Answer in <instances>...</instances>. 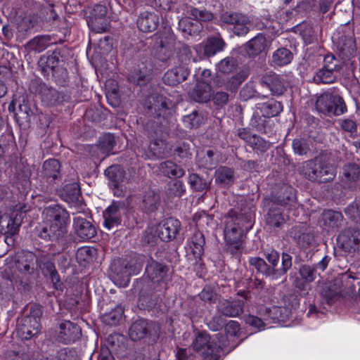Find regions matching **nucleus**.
<instances>
[{
	"mask_svg": "<svg viewBox=\"0 0 360 360\" xmlns=\"http://www.w3.org/2000/svg\"><path fill=\"white\" fill-rule=\"evenodd\" d=\"M265 258L269 262V264L264 259L258 257H251L249 263L255 268L258 273L269 277L272 280H278L282 278L292 267V257L288 253L282 254L281 267H278L279 254L276 250H271L266 252Z\"/></svg>",
	"mask_w": 360,
	"mask_h": 360,
	"instance_id": "1",
	"label": "nucleus"
},
{
	"mask_svg": "<svg viewBox=\"0 0 360 360\" xmlns=\"http://www.w3.org/2000/svg\"><path fill=\"white\" fill-rule=\"evenodd\" d=\"M169 266L150 258L146 266L145 274L148 279H143L137 283L140 289V299L146 300L157 290L160 282L163 281L169 272Z\"/></svg>",
	"mask_w": 360,
	"mask_h": 360,
	"instance_id": "2",
	"label": "nucleus"
},
{
	"mask_svg": "<svg viewBox=\"0 0 360 360\" xmlns=\"http://www.w3.org/2000/svg\"><path fill=\"white\" fill-rule=\"evenodd\" d=\"M37 263V255L32 252L23 251L16 256L15 265L18 274L14 278L15 283L24 290H28L34 280Z\"/></svg>",
	"mask_w": 360,
	"mask_h": 360,
	"instance_id": "3",
	"label": "nucleus"
},
{
	"mask_svg": "<svg viewBox=\"0 0 360 360\" xmlns=\"http://www.w3.org/2000/svg\"><path fill=\"white\" fill-rule=\"evenodd\" d=\"M302 173L308 180L319 184L333 181L336 175L335 168L322 156L304 162Z\"/></svg>",
	"mask_w": 360,
	"mask_h": 360,
	"instance_id": "4",
	"label": "nucleus"
},
{
	"mask_svg": "<svg viewBox=\"0 0 360 360\" xmlns=\"http://www.w3.org/2000/svg\"><path fill=\"white\" fill-rule=\"evenodd\" d=\"M351 278L355 279L356 278L351 275H342L340 278L325 282L321 286V296L328 304H331L341 297L352 295L355 292L354 285H350L349 287H344L345 283L346 285L350 283Z\"/></svg>",
	"mask_w": 360,
	"mask_h": 360,
	"instance_id": "5",
	"label": "nucleus"
},
{
	"mask_svg": "<svg viewBox=\"0 0 360 360\" xmlns=\"http://www.w3.org/2000/svg\"><path fill=\"white\" fill-rule=\"evenodd\" d=\"M143 256H134L129 260L118 259L114 264V280L120 286H126L132 274H137L142 267Z\"/></svg>",
	"mask_w": 360,
	"mask_h": 360,
	"instance_id": "6",
	"label": "nucleus"
},
{
	"mask_svg": "<svg viewBox=\"0 0 360 360\" xmlns=\"http://www.w3.org/2000/svg\"><path fill=\"white\" fill-rule=\"evenodd\" d=\"M42 311L39 306L30 307L29 314L23 316L18 322L17 333L24 340H30L39 333L41 329L40 319Z\"/></svg>",
	"mask_w": 360,
	"mask_h": 360,
	"instance_id": "7",
	"label": "nucleus"
},
{
	"mask_svg": "<svg viewBox=\"0 0 360 360\" xmlns=\"http://www.w3.org/2000/svg\"><path fill=\"white\" fill-rule=\"evenodd\" d=\"M316 110L326 115L339 116L347 111L343 98L339 95L325 92L321 94L316 101Z\"/></svg>",
	"mask_w": 360,
	"mask_h": 360,
	"instance_id": "8",
	"label": "nucleus"
},
{
	"mask_svg": "<svg viewBox=\"0 0 360 360\" xmlns=\"http://www.w3.org/2000/svg\"><path fill=\"white\" fill-rule=\"evenodd\" d=\"M39 236L48 241L55 242L62 250L68 248L72 237L68 233V225L44 224L39 231Z\"/></svg>",
	"mask_w": 360,
	"mask_h": 360,
	"instance_id": "9",
	"label": "nucleus"
},
{
	"mask_svg": "<svg viewBox=\"0 0 360 360\" xmlns=\"http://www.w3.org/2000/svg\"><path fill=\"white\" fill-rule=\"evenodd\" d=\"M342 63L333 55L328 54L323 59V65L314 76L316 84H332L338 77V74L342 68Z\"/></svg>",
	"mask_w": 360,
	"mask_h": 360,
	"instance_id": "10",
	"label": "nucleus"
},
{
	"mask_svg": "<svg viewBox=\"0 0 360 360\" xmlns=\"http://www.w3.org/2000/svg\"><path fill=\"white\" fill-rule=\"evenodd\" d=\"M240 223H234L233 218L229 219L224 229V238L228 250L232 254H238L243 250L242 236Z\"/></svg>",
	"mask_w": 360,
	"mask_h": 360,
	"instance_id": "11",
	"label": "nucleus"
},
{
	"mask_svg": "<svg viewBox=\"0 0 360 360\" xmlns=\"http://www.w3.org/2000/svg\"><path fill=\"white\" fill-rule=\"evenodd\" d=\"M107 13V8L101 4H96L89 8L87 23L92 31L103 32L108 30L110 20Z\"/></svg>",
	"mask_w": 360,
	"mask_h": 360,
	"instance_id": "12",
	"label": "nucleus"
},
{
	"mask_svg": "<svg viewBox=\"0 0 360 360\" xmlns=\"http://www.w3.org/2000/svg\"><path fill=\"white\" fill-rule=\"evenodd\" d=\"M284 198L281 196L275 199H266L265 206L268 207V212L266 217V223L269 228L274 231H278L285 224V219L279 207H276V203H285Z\"/></svg>",
	"mask_w": 360,
	"mask_h": 360,
	"instance_id": "13",
	"label": "nucleus"
},
{
	"mask_svg": "<svg viewBox=\"0 0 360 360\" xmlns=\"http://www.w3.org/2000/svg\"><path fill=\"white\" fill-rule=\"evenodd\" d=\"M148 108L155 117L167 120L173 114L172 103L167 98L153 94L148 98Z\"/></svg>",
	"mask_w": 360,
	"mask_h": 360,
	"instance_id": "14",
	"label": "nucleus"
},
{
	"mask_svg": "<svg viewBox=\"0 0 360 360\" xmlns=\"http://www.w3.org/2000/svg\"><path fill=\"white\" fill-rule=\"evenodd\" d=\"M220 19L226 24L232 25V30L238 36L245 35L250 30V20L241 13L226 11L221 15Z\"/></svg>",
	"mask_w": 360,
	"mask_h": 360,
	"instance_id": "15",
	"label": "nucleus"
},
{
	"mask_svg": "<svg viewBox=\"0 0 360 360\" xmlns=\"http://www.w3.org/2000/svg\"><path fill=\"white\" fill-rule=\"evenodd\" d=\"M340 247L346 252L355 253L360 250V230L348 229L338 237Z\"/></svg>",
	"mask_w": 360,
	"mask_h": 360,
	"instance_id": "16",
	"label": "nucleus"
},
{
	"mask_svg": "<svg viewBox=\"0 0 360 360\" xmlns=\"http://www.w3.org/2000/svg\"><path fill=\"white\" fill-rule=\"evenodd\" d=\"M244 300L220 299L217 305V311L226 317H238L244 312Z\"/></svg>",
	"mask_w": 360,
	"mask_h": 360,
	"instance_id": "17",
	"label": "nucleus"
},
{
	"mask_svg": "<svg viewBox=\"0 0 360 360\" xmlns=\"http://www.w3.org/2000/svg\"><path fill=\"white\" fill-rule=\"evenodd\" d=\"M180 227V221L176 219L170 217L159 224L155 228V231L161 240L167 242L176 238Z\"/></svg>",
	"mask_w": 360,
	"mask_h": 360,
	"instance_id": "18",
	"label": "nucleus"
},
{
	"mask_svg": "<svg viewBox=\"0 0 360 360\" xmlns=\"http://www.w3.org/2000/svg\"><path fill=\"white\" fill-rule=\"evenodd\" d=\"M39 267L46 277H49L56 289H58L61 283L59 275L56 269L54 263L49 258L48 255L39 254L37 255V267Z\"/></svg>",
	"mask_w": 360,
	"mask_h": 360,
	"instance_id": "19",
	"label": "nucleus"
},
{
	"mask_svg": "<svg viewBox=\"0 0 360 360\" xmlns=\"http://www.w3.org/2000/svg\"><path fill=\"white\" fill-rule=\"evenodd\" d=\"M82 335L81 328L77 324L65 321L59 326L58 339L65 344H70L79 340Z\"/></svg>",
	"mask_w": 360,
	"mask_h": 360,
	"instance_id": "20",
	"label": "nucleus"
},
{
	"mask_svg": "<svg viewBox=\"0 0 360 360\" xmlns=\"http://www.w3.org/2000/svg\"><path fill=\"white\" fill-rule=\"evenodd\" d=\"M73 229L75 233L82 240L91 239L96 234L95 226L81 214L74 217Z\"/></svg>",
	"mask_w": 360,
	"mask_h": 360,
	"instance_id": "21",
	"label": "nucleus"
},
{
	"mask_svg": "<svg viewBox=\"0 0 360 360\" xmlns=\"http://www.w3.org/2000/svg\"><path fill=\"white\" fill-rule=\"evenodd\" d=\"M44 224L68 225L69 214L68 212L60 206L55 205L46 207L42 212Z\"/></svg>",
	"mask_w": 360,
	"mask_h": 360,
	"instance_id": "22",
	"label": "nucleus"
},
{
	"mask_svg": "<svg viewBox=\"0 0 360 360\" xmlns=\"http://www.w3.org/2000/svg\"><path fill=\"white\" fill-rule=\"evenodd\" d=\"M124 208V202H113L103 212L104 226L110 229L120 224L122 210Z\"/></svg>",
	"mask_w": 360,
	"mask_h": 360,
	"instance_id": "23",
	"label": "nucleus"
},
{
	"mask_svg": "<svg viewBox=\"0 0 360 360\" xmlns=\"http://www.w3.org/2000/svg\"><path fill=\"white\" fill-rule=\"evenodd\" d=\"M261 84L262 86L269 88L274 96H280L286 89L283 79L273 72L265 74L262 77Z\"/></svg>",
	"mask_w": 360,
	"mask_h": 360,
	"instance_id": "24",
	"label": "nucleus"
},
{
	"mask_svg": "<svg viewBox=\"0 0 360 360\" xmlns=\"http://www.w3.org/2000/svg\"><path fill=\"white\" fill-rule=\"evenodd\" d=\"M61 165L56 159L46 160L42 166L41 177L48 183L53 184L56 180L61 178Z\"/></svg>",
	"mask_w": 360,
	"mask_h": 360,
	"instance_id": "25",
	"label": "nucleus"
},
{
	"mask_svg": "<svg viewBox=\"0 0 360 360\" xmlns=\"http://www.w3.org/2000/svg\"><path fill=\"white\" fill-rule=\"evenodd\" d=\"M193 347L197 352H218L220 345H217L210 341V335L205 332L198 333L195 336L194 341L193 342Z\"/></svg>",
	"mask_w": 360,
	"mask_h": 360,
	"instance_id": "26",
	"label": "nucleus"
},
{
	"mask_svg": "<svg viewBox=\"0 0 360 360\" xmlns=\"http://www.w3.org/2000/svg\"><path fill=\"white\" fill-rule=\"evenodd\" d=\"M34 86H35L36 92L46 105H55L60 102V94L56 89L42 82L33 83Z\"/></svg>",
	"mask_w": 360,
	"mask_h": 360,
	"instance_id": "27",
	"label": "nucleus"
},
{
	"mask_svg": "<svg viewBox=\"0 0 360 360\" xmlns=\"http://www.w3.org/2000/svg\"><path fill=\"white\" fill-rule=\"evenodd\" d=\"M189 70L184 65L176 66L168 70L163 77L164 82L169 86H175L186 79Z\"/></svg>",
	"mask_w": 360,
	"mask_h": 360,
	"instance_id": "28",
	"label": "nucleus"
},
{
	"mask_svg": "<svg viewBox=\"0 0 360 360\" xmlns=\"http://www.w3.org/2000/svg\"><path fill=\"white\" fill-rule=\"evenodd\" d=\"M159 25V17L153 12L145 11L140 14L137 26L143 32H152Z\"/></svg>",
	"mask_w": 360,
	"mask_h": 360,
	"instance_id": "29",
	"label": "nucleus"
},
{
	"mask_svg": "<svg viewBox=\"0 0 360 360\" xmlns=\"http://www.w3.org/2000/svg\"><path fill=\"white\" fill-rule=\"evenodd\" d=\"M150 323L145 319H139L129 328V335L133 341H138L148 337L150 333Z\"/></svg>",
	"mask_w": 360,
	"mask_h": 360,
	"instance_id": "30",
	"label": "nucleus"
},
{
	"mask_svg": "<svg viewBox=\"0 0 360 360\" xmlns=\"http://www.w3.org/2000/svg\"><path fill=\"white\" fill-rule=\"evenodd\" d=\"M59 61L60 52L54 51L51 54L41 56L38 61V65L41 72L44 75H48L58 65Z\"/></svg>",
	"mask_w": 360,
	"mask_h": 360,
	"instance_id": "31",
	"label": "nucleus"
},
{
	"mask_svg": "<svg viewBox=\"0 0 360 360\" xmlns=\"http://www.w3.org/2000/svg\"><path fill=\"white\" fill-rule=\"evenodd\" d=\"M212 96V88L207 81L199 82L191 93V97L198 103H206Z\"/></svg>",
	"mask_w": 360,
	"mask_h": 360,
	"instance_id": "32",
	"label": "nucleus"
},
{
	"mask_svg": "<svg viewBox=\"0 0 360 360\" xmlns=\"http://www.w3.org/2000/svg\"><path fill=\"white\" fill-rule=\"evenodd\" d=\"M53 42L50 35H39L26 44V49L30 51L41 53L46 50Z\"/></svg>",
	"mask_w": 360,
	"mask_h": 360,
	"instance_id": "33",
	"label": "nucleus"
},
{
	"mask_svg": "<svg viewBox=\"0 0 360 360\" xmlns=\"http://www.w3.org/2000/svg\"><path fill=\"white\" fill-rule=\"evenodd\" d=\"M321 220L323 226L329 229H338L342 226L343 216L341 212L328 210L323 212Z\"/></svg>",
	"mask_w": 360,
	"mask_h": 360,
	"instance_id": "34",
	"label": "nucleus"
},
{
	"mask_svg": "<svg viewBox=\"0 0 360 360\" xmlns=\"http://www.w3.org/2000/svg\"><path fill=\"white\" fill-rule=\"evenodd\" d=\"M299 274L303 282L297 281L296 287L299 289L305 290V283H312L316 278V270L314 266L303 264L300 267Z\"/></svg>",
	"mask_w": 360,
	"mask_h": 360,
	"instance_id": "35",
	"label": "nucleus"
},
{
	"mask_svg": "<svg viewBox=\"0 0 360 360\" xmlns=\"http://www.w3.org/2000/svg\"><path fill=\"white\" fill-rule=\"evenodd\" d=\"M215 182L220 186H226L233 184L234 172L228 167H219L214 173Z\"/></svg>",
	"mask_w": 360,
	"mask_h": 360,
	"instance_id": "36",
	"label": "nucleus"
},
{
	"mask_svg": "<svg viewBox=\"0 0 360 360\" xmlns=\"http://www.w3.org/2000/svg\"><path fill=\"white\" fill-rule=\"evenodd\" d=\"M21 219L15 217L14 219L7 215H1L0 217V232L4 234L14 235L20 225Z\"/></svg>",
	"mask_w": 360,
	"mask_h": 360,
	"instance_id": "37",
	"label": "nucleus"
},
{
	"mask_svg": "<svg viewBox=\"0 0 360 360\" xmlns=\"http://www.w3.org/2000/svg\"><path fill=\"white\" fill-rule=\"evenodd\" d=\"M226 43L220 37H213L207 39L204 46V53L207 57L213 56L217 53L222 51Z\"/></svg>",
	"mask_w": 360,
	"mask_h": 360,
	"instance_id": "38",
	"label": "nucleus"
},
{
	"mask_svg": "<svg viewBox=\"0 0 360 360\" xmlns=\"http://www.w3.org/2000/svg\"><path fill=\"white\" fill-rule=\"evenodd\" d=\"M80 188L77 182L65 184L60 190V196L66 202H70L78 200L80 195Z\"/></svg>",
	"mask_w": 360,
	"mask_h": 360,
	"instance_id": "39",
	"label": "nucleus"
},
{
	"mask_svg": "<svg viewBox=\"0 0 360 360\" xmlns=\"http://www.w3.org/2000/svg\"><path fill=\"white\" fill-rule=\"evenodd\" d=\"M160 172L169 178H181L185 174L184 169L172 161H165L160 164Z\"/></svg>",
	"mask_w": 360,
	"mask_h": 360,
	"instance_id": "40",
	"label": "nucleus"
},
{
	"mask_svg": "<svg viewBox=\"0 0 360 360\" xmlns=\"http://www.w3.org/2000/svg\"><path fill=\"white\" fill-rule=\"evenodd\" d=\"M266 47V40L265 37L259 34L246 44L248 53L251 56H257L264 51Z\"/></svg>",
	"mask_w": 360,
	"mask_h": 360,
	"instance_id": "41",
	"label": "nucleus"
},
{
	"mask_svg": "<svg viewBox=\"0 0 360 360\" xmlns=\"http://www.w3.org/2000/svg\"><path fill=\"white\" fill-rule=\"evenodd\" d=\"M205 243L204 235L200 231H196L190 240V248L195 258H200L203 254Z\"/></svg>",
	"mask_w": 360,
	"mask_h": 360,
	"instance_id": "42",
	"label": "nucleus"
},
{
	"mask_svg": "<svg viewBox=\"0 0 360 360\" xmlns=\"http://www.w3.org/2000/svg\"><path fill=\"white\" fill-rule=\"evenodd\" d=\"M259 108L264 117H273L281 112L283 105L281 102L271 99L262 103Z\"/></svg>",
	"mask_w": 360,
	"mask_h": 360,
	"instance_id": "43",
	"label": "nucleus"
},
{
	"mask_svg": "<svg viewBox=\"0 0 360 360\" xmlns=\"http://www.w3.org/2000/svg\"><path fill=\"white\" fill-rule=\"evenodd\" d=\"M292 58V53L289 49L281 48L274 52L272 62L278 66H283L289 64Z\"/></svg>",
	"mask_w": 360,
	"mask_h": 360,
	"instance_id": "44",
	"label": "nucleus"
},
{
	"mask_svg": "<svg viewBox=\"0 0 360 360\" xmlns=\"http://www.w3.org/2000/svg\"><path fill=\"white\" fill-rule=\"evenodd\" d=\"M160 196L154 191L149 190L146 192L143 198V208L146 212H153L158 208Z\"/></svg>",
	"mask_w": 360,
	"mask_h": 360,
	"instance_id": "45",
	"label": "nucleus"
},
{
	"mask_svg": "<svg viewBox=\"0 0 360 360\" xmlns=\"http://www.w3.org/2000/svg\"><path fill=\"white\" fill-rule=\"evenodd\" d=\"M279 196H281V199L284 198V200H286V202L283 204L276 203V207H278L279 205L283 206L287 205H292V203H294L296 200L294 189L292 187L286 185L283 186L281 188L280 191L278 193L274 195L271 199H275L276 198Z\"/></svg>",
	"mask_w": 360,
	"mask_h": 360,
	"instance_id": "46",
	"label": "nucleus"
},
{
	"mask_svg": "<svg viewBox=\"0 0 360 360\" xmlns=\"http://www.w3.org/2000/svg\"><path fill=\"white\" fill-rule=\"evenodd\" d=\"M125 337L118 333L110 334L106 339L105 347H109L114 352L125 347Z\"/></svg>",
	"mask_w": 360,
	"mask_h": 360,
	"instance_id": "47",
	"label": "nucleus"
},
{
	"mask_svg": "<svg viewBox=\"0 0 360 360\" xmlns=\"http://www.w3.org/2000/svg\"><path fill=\"white\" fill-rule=\"evenodd\" d=\"M105 176L114 183V186L117 187L118 184L124 179V172L118 165L108 167L105 171Z\"/></svg>",
	"mask_w": 360,
	"mask_h": 360,
	"instance_id": "48",
	"label": "nucleus"
},
{
	"mask_svg": "<svg viewBox=\"0 0 360 360\" xmlns=\"http://www.w3.org/2000/svg\"><path fill=\"white\" fill-rule=\"evenodd\" d=\"M188 184L194 191H203L210 188V181H207L199 174L193 173L188 176Z\"/></svg>",
	"mask_w": 360,
	"mask_h": 360,
	"instance_id": "49",
	"label": "nucleus"
},
{
	"mask_svg": "<svg viewBox=\"0 0 360 360\" xmlns=\"http://www.w3.org/2000/svg\"><path fill=\"white\" fill-rule=\"evenodd\" d=\"M237 60L233 57L228 56L220 60L217 64V70L223 74H229L236 70Z\"/></svg>",
	"mask_w": 360,
	"mask_h": 360,
	"instance_id": "50",
	"label": "nucleus"
},
{
	"mask_svg": "<svg viewBox=\"0 0 360 360\" xmlns=\"http://www.w3.org/2000/svg\"><path fill=\"white\" fill-rule=\"evenodd\" d=\"M178 52L176 57L179 62V65H184L187 67V65L190 63L192 53L191 51L188 46L185 44H179Z\"/></svg>",
	"mask_w": 360,
	"mask_h": 360,
	"instance_id": "51",
	"label": "nucleus"
},
{
	"mask_svg": "<svg viewBox=\"0 0 360 360\" xmlns=\"http://www.w3.org/2000/svg\"><path fill=\"white\" fill-rule=\"evenodd\" d=\"M343 175L349 181H356L360 176V168L354 163H349L343 167Z\"/></svg>",
	"mask_w": 360,
	"mask_h": 360,
	"instance_id": "52",
	"label": "nucleus"
},
{
	"mask_svg": "<svg viewBox=\"0 0 360 360\" xmlns=\"http://www.w3.org/2000/svg\"><path fill=\"white\" fill-rule=\"evenodd\" d=\"M115 144V140L113 135L106 134L100 138L98 147L103 153L108 155L112 150Z\"/></svg>",
	"mask_w": 360,
	"mask_h": 360,
	"instance_id": "53",
	"label": "nucleus"
},
{
	"mask_svg": "<svg viewBox=\"0 0 360 360\" xmlns=\"http://www.w3.org/2000/svg\"><path fill=\"white\" fill-rule=\"evenodd\" d=\"M185 191L186 188L181 181H174L168 184L167 195L170 198H180Z\"/></svg>",
	"mask_w": 360,
	"mask_h": 360,
	"instance_id": "54",
	"label": "nucleus"
},
{
	"mask_svg": "<svg viewBox=\"0 0 360 360\" xmlns=\"http://www.w3.org/2000/svg\"><path fill=\"white\" fill-rule=\"evenodd\" d=\"M150 151L156 156L161 158L167 155V144L160 139L152 141L149 144Z\"/></svg>",
	"mask_w": 360,
	"mask_h": 360,
	"instance_id": "55",
	"label": "nucleus"
},
{
	"mask_svg": "<svg viewBox=\"0 0 360 360\" xmlns=\"http://www.w3.org/2000/svg\"><path fill=\"white\" fill-rule=\"evenodd\" d=\"M193 18L198 21H210L213 19V14L206 10H200L197 8L191 7L188 11Z\"/></svg>",
	"mask_w": 360,
	"mask_h": 360,
	"instance_id": "56",
	"label": "nucleus"
},
{
	"mask_svg": "<svg viewBox=\"0 0 360 360\" xmlns=\"http://www.w3.org/2000/svg\"><path fill=\"white\" fill-rule=\"evenodd\" d=\"M122 310L121 308H116L103 316V321L108 325L115 326L122 319Z\"/></svg>",
	"mask_w": 360,
	"mask_h": 360,
	"instance_id": "57",
	"label": "nucleus"
},
{
	"mask_svg": "<svg viewBox=\"0 0 360 360\" xmlns=\"http://www.w3.org/2000/svg\"><path fill=\"white\" fill-rule=\"evenodd\" d=\"M200 298L208 303H215L218 300V294L216 292L214 288L207 285L201 292L199 294Z\"/></svg>",
	"mask_w": 360,
	"mask_h": 360,
	"instance_id": "58",
	"label": "nucleus"
},
{
	"mask_svg": "<svg viewBox=\"0 0 360 360\" xmlns=\"http://www.w3.org/2000/svg\"><path fill=\"white\" fill-rule=\"evenodd\" d=\"M202 121L201 116L196 110L191 114L184 116V122L189 128H197L200 126Z\"/></svg>",
	"mask_w": 360,
	"mask_h": 360,
	"instance_id": "59",
	"label": "nucleus"
},
{
	"mask_svg": "<svg viewBox=\"0 0 360 360\" xmlns=\"http://www.w3.org/2000/svg\"><path fill=\"white\" fill-rule=\"evenodd\" d=\"M245 76L243 73H238L231 77L226 82V89L231 91H235L245 80Z\"/></svg>",
	"mask_w": 360,
	"mask_h": 360,
	"instance_id": "60",
	"label": "nucleus"
},
{
	"mask_svg": "<svg viewBox=\"0 0 360 360\" xmlns=\"http://www.w3.org/2000/svg\"><path fill=\"white\" fill-rule=\"evenodd\" d=\"M340 128L345 132L349 134V136L354 138L357 131V124L356 122L351 119H345L340 122Z\"/></svg>",
	"mask_w": 360,
	"mask_h": 360,
	"instance_id": "61",
	"label": "nucleus"
},
{
	"mask_svg": "<svg viewBox=\"0 0 360 360\" xmlns=\"http://www.w3.org/2000/svg\"><path fill=\"white\" fill-rule=\"evenodd\" d=\"M294 152L299 155H307L310 150L307 142L304 139H295L292 142Z\"/></svg>",
	"mask_w": 360,
	"mask_h": 360,
	"instance_id": "62",
	"label": "nucleus"
},
{
	"mask_svg": "<svg viewBox=\"0 0 360 360\" xmlns=\"http://www.w3.org/2000/svg\"><path fill=\"white\" fill-rule=\"evenodd\" d=\"M234 223H240V229L243 232H248L252 226V217L250 215L240 214L233 219Z\"/></svg>",
	"mask_w": 360,
	"mask_h": 360,
	"instance_id": "63",
	"label": "nucleus"
},
{
	"mask_svg": "<svg viewBox=\"0 0 360 360\" xmlns=\"http://www.w3.org/2000/svg\"><path fill=\"white\" fill-rule=\"evenodd\" d=\"M352 220L360 222V203H354L349 205L345 210Z\"/></svg>",
	"mask_w": 360,
	"mask_h": 360,
	"instance_id": "64",
	"label": "nucleus"
}]
</instances>
